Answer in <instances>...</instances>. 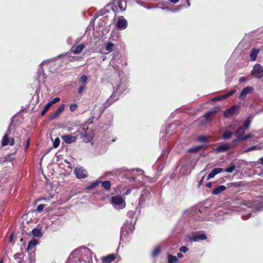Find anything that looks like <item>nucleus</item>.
<instances>
[{
	"instance_id": "obj_1",
	"label": "nucleus",
	"mask_w": 263,
	"mask_h": 263,
	"mask_svg": "<svg viewBox=\"0 0 263 263\" xmlns=\"http://www.w3.org/2000/svg\"><path fill=\"white\" fill-rule=\"evenodd\" d=\"M240 110V106L239 105H234L227 109L223 112V116L225 118H230L237 115Z\"/></svg>"
},
{
	"instance_id": "obj_2",
	"label": "nucleus",
	"mask_w": 263,
	"mask_h": 263,
	"mask_svg": "<svg viewBox=\"0 0 263 263\" xmlns=\"http://www.w3.org/2000/svg\"><path fill=\"white\" fill-rule=\"evenodd\" d=\"M220 110V107L215 106L209 111H208L204 116L203 119L201 121V124L203 125L207 123L209 121H211L212 118L215 116L216 114Z\"/></svg>"
},
{
	"instance_id": "obj_3",
	"label": "nucleus",
	"mask_w": 263,
	"mask_h": 263,
	"mask_svg": "<svg viewBox=\"0 0 263 263\" xmlns=\"http://www.w3.org/2000/svg\"><path fill=\"white\" fill-rule=\"evenodd\" d=\"M252 75L256 78L260 79L263 76V68L259 64H256L252 70Z\"/></svg>"
},
{
	"instance_id": "obj_4",
	"label": "nucleus",
	"mask_w": 263,
	"mask_h": 263,
	"mask_svg": "<svg viewBox=\"0 0 263 263\" xmlns=\"http://www.w3.org/2000/svg\"><path fill=\"white\" fill-rule=\"evenodd\" d=\"M22 255V253H17L14 255L13 257L18 263H32V262L35 260L32 254H30L28 256L27 258V260H22L21 257Z\"/></svg>"
},
{
	"instance_id": "obj_5",
	"label": "nucleus",
	"mask_w": 263,
	"mask_h": 263,
	"mask_svg": "<svg viewBox=\"0 0 263 263\" xmlns=\"http://www.w3.org/2000/svg\"><path fill=\"white\" fill-rule=\"evenodd\" d=\"M74 174L76 177L79 179H84L87 177V175L85 170L82 167H77L74 170Z\"/></svg>"
},
{
	"instance_id": "obj_6",
	"label": "nucleus",
	"mask_w": 263,
	"mask_h": 263,
	"mask_svg": "<svg viewBox=\"0 0 263 263\" xmlns=\"http://www.w3.org/2000/svg\"><path fill=\"white\" fill-rule=\"evenodd\" d=\"M127 26V22L123 16L119 17L117 23V27L121 30L125 29Z\"/></svg>"
},
{
	"instance_id": "obj_7",
	"label": "nucleus",
	"mask_w": 263,
	"mask_h": 263,
	"mask_svg": "<svg viewBox=\"0 0 263 263\" xmlns=\"http://www.w3.org/2000/svg\"><path fill=\"white\" fill-rule=\"evenodd\" d=\"M111 202L116 205H118L122 208L124 206L123 205V199L121 196H112L111 197Z\"/></svg>"
},
{
	"instance_id": "obj_8",
	"label": "nucleus",
	"mask_w": 263,
	"mask_h": 263,
	"mask_svg": "<svg viewBox=\"0 0 263 263\" xmlns=\"http://www.w3.org/2000/svg\"><path fill=\"white\" fill-rule=\"evenodd\" d=\"M246 129L240 126L238 129L234 133V135L236 137V139H235L233 142H239L240 140H238L244 136Z\"/></svg>"
},
{
	"instance_id": "obj_9",
	"label": "nucleus",
	"mask_w": 263,
	"mask_h": 263,
	"mask_svg": "<svg viewBox=\"0 0 263 263\" xmlns=\"http://www.w3.org/2000/svg\"><path fill=\"white\" fill-rule=\"evenodd\" d=\"M65 105L61 104L58 108L55 110L54 113H53L50 117V120H52L57 118L64 110Z\"/></svg>"
},
{
	"instance_id": "obj_10",
	"label": "nucleus",
	"mask_w": 263,
	"mask_h": 263,
	"mask_svg": "<svg viewBox=\"0 0 263 263\" xmlns=\"http://www.w3.org/2000/svg\"><path fill=\"white\" fill-rule=\"evenodd\" d=\"M117 256L115 254H109L105 256H103L101 258L103 263H110L115 260Z\"/></svg>"
},
{
	"instance_id": "obj_11",
	"label": "nucleus",
	"mask_w": 263,
	"mask_h": 263,
	"mask_svg": "<svg viewBox=\"0 0 263 263\" xmlns=\"http://www.w3.org/2000/svg\"><path fill=\"white\" fill-rule=\"evenodd\" d=\"M61 138L66 143L68 144H70L77 140L76 137L72 136L70 135H62Z\"/></svg>"
},
{
	"instance_id": "obj_12",
	"label": "nucleus",
	"mask_w": 263,
	"mask_h": 263,
	"mask_svg": "<svg viewBox=\"0 0 263 263\" xmlns=\"http://www.w3.org/2000/svg\"><path fill=\"white\" fill-rule=\"evenodd\" d=\"M224 172V169L221 167L215 168L208 175L207 180L214 178L216 175Z\"/></svg>"
},
{
	"instance_id": "obj_13",
	"label": "nucleus",
	"mask_w": 263,
	"mask_h": 263,
	"mask_svg": "<svg viewBox=\"0 0 263 263\" xmlns=\"http://www.w3.org/2000/svg\"><path fill=\"white\" fill-rule=\"evenodd\" d=\"M230 148L229 143H224L219 145L216 149L217 153L226 152Z\"/></svg>"
},
{
	"instance_id": "obj_14",
	"label": "nucleus",
	"mask_w": 263,
	"mask_h": 263,
	"mask_svg": "<svg viewBox=\"0 0 263 263\" xmlns=\"http://www.w3.org/2000/svg\"><path fill=\"white\" fill-rule=\"evenodd\" d=\"M85 47L84 44H81L76 47L73 46L71 50L74 54H79L84 49Z\"/></svg>"
},
{
	"instance_id": "obj_15",
	"label": "nucleus",
	"mask_w": 263,
	"mask_h": 263,
	"mask_svg": "<svg viewBox=\"0 0 263 263\" xmlns=\"http://www.w3.org/2000/svg\"><path fill=\"white\" fill-rule=\"evenodd\" d=\"M226 190V187L223 185L217 186L212 192L213 195H218Z\"/></svg>"
},
{
	"instance_id": "obj_16",
	"label": "nucleus",
	"mask_w": 263,
	"mask_h": 263,
	"mask_svg": "<svg viewBox=\"0 0 263 263\" xmlns=\"http://www.w3.org/2000/svg\"><path fill=\"white\" fill-rule=\"evenodd\" d=\"M206 238L207 237L205 234H200L194 235L192 238V240L194 241H197L199 240H205Z\"/></svg>"
},
{
	"instance_id": "obj_17",
	"label": "nucleus",
	"mask_w": 263,
	"mask_h": 263,
	"mask_svg": "<svg viewBox=\"0 0 263 263\" xmlns=\"http://www.w3.org/2000/svg\"><path fill=\"white\" fill-rule=\"evenodd\" d=\"M38 243L37 240L33 238L31 240H30L28 245L27 250V251H29L32 249H33Z\"/></svg>"
},
{
	"instance_id": "obj_18",
	"label": "nucleus",
	"mask_w": 263,
	"mask_h": 263,
	"mask_svg": "<svg viewBox=\"0 0 263 263\" xmlns=\"http://www.w3.org/2000/svg\"><path fill=\"white\" fill-rule=\"evenodd\" d=\"M258 52L259 50L258 49L253 48L251 50L250 57L252 61L256 60Z\"/></svg>"
},
{
	"instance_id": "obj_19",
	"label": "nucleus",
	"mask_w": 263,
	"mask_h": 263,
	"mask_svg": "<svg viewBox=\"0 0 263 263\" xmlns=\"http://www.w3.org/2000/svg\"><path fill=\"white\" fill-rule=\"evenodd\" d=\"M116 2L121 11L125 10L126 4L125 2L122 0H117Z\"/></svg>"
},
{
	"instance_id": "obj_20",
	"label": "nucleus",
	"mask_w": 263,
	"mask_h": 263,
	"mask_svg": "<svg viewBox=\"0 0 263 263\" xmlns=\"http://www.w3.org/2000/svg\"><path fill=\"white\" fill-rule=\"evenodd\" d=\"M9 138L8 134H5L4 136L3 137L2 140V145L3 146H7L9 144Z\"/></svg>"
},
{
	"instance_id": "obj_21",
	"label": "nucleus",
	"mask_w": 263,
	"mask_h": 263,
	"mask_svg": "<svg viewBox=\"0 0 263 263\" xmlns=\"http://www.w3.org/2000/svg\"><path fill=\"white\" fill-rule=\"evenodd\" d=\"M203 147V145H198L195 147H191L188 150L189 153H196L199 151L201 150Z\"/></svg>"
},
{
	"instance_id": "obj_22",
	"label": "nucleus",
	"mask_w": 263,
	"mask_h": 263,
	"mask_svg": "<svg viewBox=\"0 0 263 263\" xmlns=\"http://www.w3.org/2000/svg\"><path fill=\"white\" fill-rule=\"evenodd\" d=\"M167 259L168 263H177L179 260L177 257L171 254L167 256Z\"/></svg>"
},
{
	"instance_id": "obj_23",
	"label": "nucleus",
	"mask_w": 263,
	"mask_h": 263,
	"mask_svg": "<svg viewBox=\"0 0 263 263\" xmlns=\"http://www.w3.org/2000/svg\"><path fill=\"white\" fill-rule=\"evenodd\" d=\"M197 140L198 142H203V143H208L209 142L208 137L206 136H204V135L199 136L197 138Z\"/></svg>"
},
{
	"instance_id": "obj_24",
	"label": "nucleus",
	"mask_w": 263,
	"mask_h": 263,
	"mask_svg": "<svg viewBox=\"0 0 263 263\" xmlns=\"http://www.w3.org/2000/svg\"><path fill=\"white\" fill-rule=\"evenodd\" d=\"M102 184V186L103 188H104L106 190H110L111 187V183L109 181L106 180L104 181H101V183Z\"/></svg>"
},
{
	"instance_id": "obj_25",
	"label": "nucleus",
	"mask_w": 263,
	"mask_h": 263,
	"mask_svg": "<svg viewBox=\"0 0 263 263\" xmlns=\"http://www.w3.org/2000/svg\"><path fill=\"white\" fill-rule=\"evenodd\" d=\"M250 117H249L244 122L243 124L241 127H242L244 129L246 130H247L250 127V125L251 123V120H250Z\"/></svg>"
},
{
	"instance_id": "obj_26",
	"label": "nucleus",
	"mask_w": 263,
	"mask_h": 263,
	"mask_svg": "<svg viewBox=\"0 0 263 263\" xmlns=\"http://www.w3.org/2000/svg\"><path fill=\"white\" fill-rule=\"evenodd\" d=\"M115 45L111 42H109L105 45V49L108 52H111L113 50Z\"/></svg>"
},
{
	"instance_id": "obj_27",
	"label": "nucleus",
	"mask_w": 263,
	"mask_h": 263,
	"mask_svg": "<svg viewBox=\"0 0 263 263\" xmlns=\"http://www.w3.org/2000/svg\"><path fill=\"white\" fill-rule=\"evenodd\" d=\"M228 185L229 186H230V187H238L242 186L243 185V182H242V181H239V182H231L230 183H228Z\"/></svg>"
},
{
	"instance_id": "obj_28",
	"label": "nucleus",
	"mask_w": 263,
	"mask_h": 263,
	"mask_svg": "<svg viewBox=\"0 0 263 263\" xmlns=\"http://www.w3.org/2000/svg\"><path fill=\"white\" fill-rule=\"evenodd\" d=\"M101 183V181H96L94 182H92L90 185H88L86 187V189L90 190L92 189H94L96 186H97L99 184Z\"/></svg>"
},
{
	"instance_id": "obj_29",
	"label": "nucleus",
	"mask_w": 263,
	"mask_h": 263,
	"mask_svg": "<svg viewBox=\"0 0 263 263\" xmlns=\"http://www.w3.org/2000/svg\"><path fill=\"white\" fill-rule=\"evenodd\" d=\"M233 134L234 133L230 131L224 132L222 134V138L223 139H229L232 136Z\"/></svg>"
},
{
	"instance_id": "obj_30",
	"label": "nucleus",
	"mask_w": 263,
	"mask_h": 263,
	"mask_svg": "<svg viewBox=\"0 0 263 263\" xmlns=\"http://www.w3.org/2000/svg\"><path fill=\"white\" fill-rule=\"evenodd\" d=\"M88 78L86 75H82L79 79V82L83 84V85L86 86L87 83Z\"/></svg>"
},
{
	"instance_id": "obj_31",
	"label": "nucleus",
	"mask_w": 263,
	"mask_h": 263,
	"mask_svg": "<svg viewBox=\"0 0 263 263\" xmlns=\"http://www.w3.org/2000/svg\"><path fill=\"white\" fill-rule=\"evenodd\" d=\"M32 233L33 235L35 237L42 236V234L40 230L37 228L33 229L32 231Z\"/></svg>"
},
{
	"instance_id": "obj_32",
	"label": "nucleus",
	"mask_w": 263,
	"mask_h": 263,
	"mask_svg": "<svg viewBox=\"0 0 263 263\" xmlns=\"http://www.w3.org/2000/svg\"><path fill=\"white\" fill-rule=\"evenodd\" d=\"M236 169V166L234 164H232L230 167L224 169V172L228 173H232Z\"/></svg>"
},
{
	"instance_id": "obj_33",
	"label": "nucleus",
	"mask_w": 263,
	"mask_h": 263,
	"mask_svg": "<svg viewBox=\"0 0 263 263\" xmlns=\"http://www.w3.org/2000/svg\"><path fill=\"white\" fill-rule=\"evenodd\" d=\"M161 253V249L160 247H156L154 249L152 252V256L156 257Z\"/></svg>"
},
{
	"instance_id": "obj_34",
	"label": "nucleus",
	"mask_w": 263,
	"mask_h": 263,
	"mask_svg": "<svg viewBox=\"0 0 263 263\" xmlns=\"http://www.w3.org/2000/svg\"><path fill=\"white\" fill-rule=\"evenodd\" d=\"M253 90V88L252 87H251V86L246 87L242 90L243 91H245V92L246 95L252 93Z\"/></svg>"
},
{
	"instance_id": "obj_35",
	"label": "nucleus",
	"mask_w": 263,
	"mask_h": 263,
	"mask_svg": "<svg viewBox=\"0 0 263 263\" xmlns=\"http://www.w3.org/2000/svg\"><path fill=\"white\" fill-rule=\"evenodd\" d=\"M51 106L50 105V104L48 103L44 107V109L41 111V115L44 116L46 112L47 111V110L49 109V108Z\"/></svg>"
},
{
	"instance_id": "obj_36",
	"label": "nucleus",
	"mask_w": 263,
	"mask_h": 263,
	"mask_svg": "<svg viewBox=\"0 0 263 263\" xmlns=\"http://www.w3.org/2000/svg\"><path fill=\"white\" fill-rule=\"evenodd\" d=\"M253 137V135L251 134H247L246 135H244L242 137L240 138L239 140H240V141H246L250 138H251Z\"/></svg>"
},
{
	"instance_id": "obj_37",
	"label": "nucleus",
	"mask_w": 263,
	"mask_h": 263,
	"mask_svg": "<svg viewBox=\"0 0 263 263\" xmlns=\"http://www.w3.org/2000/svg\"><path fill=\"white\" fill-rule=\"evenodd\" d=\"M60 143V139L59 138H56L53 142V147L57 148L59 146Z\"/></svg>"
},
{
	"instance_id": "obj_38",
	"label": "nucleus",
	"mask_w": 263,
	"mask_h": 263,
	"mask_svg": "<svg viewBox=\"0 0 263 263\" xmlns=\"http://www.w3.org/2000/svg\"><path fill=\"white\" fill-rule=\"evenodd\" d=\"M236 92L235 90H232L228 93L224 95V98L227 99L229 98L230 96H232Z\"/></svg>"
},
{
	"instance_id": "obj_39",
	"label": "nucleus",
	"mask_w": 263,
	"mask_h": 263,
	"mask_svg": "<svg viewBox=\"0 0 263 263\" xmlns=\"http://www.w3.org/2000/svg\"><path fill=\"white\" fill-rule=\"evenodd\" d=\"M112 96H113V95H112L111 96L110 99H108L106 101L105 103V105L107 107H108V106L110 105L114 102V101H112L111 100V98L112 97Z\"/></svg>"
},
{
	"instance_id": "obj_40",
	"label": "nucleus",
	"mask_w": 263,
	"mask_h": 263,
	"mask_svg": "<svg viewBox=\"0 0 263 263\" xmlns=\"http://www.w3.org/2000/svg\"><path fill=\"white\" fill-rule=\"evenodd\" d=\"M60 101V99L58 97H56L54 98L52 101L49 102L48 103L50 104V105H52L53 104L59 102Z\"/></svg>"
},
{
	"instance_id": "obj_41",
	"label": "nucleus",
	"mask_w": 263,
	"mask_h": 263,
	"mask_svg": "<svg viewBox=\"0 0 263 263\" xmlns=\"http://www.w3.org/2000/svg\"><path fill=\"white\" fill-rule=\"evenodd\" d=\"M78 106L76 103L71 104L70 106V110L71 111H74L77 109Z\"/></svg>"
},
{
	"instance_id": "obj_42",
	"label": "nucleus",
	"mask_w": 263,
	"mask_h": 263,
	"mask_svg": "<svg viewBox=\"0 0 263 263\" xmlns=\"http://www.w3.org/2000/svg\"><path fill=\"white\" fill-rule=\"evenodd\" d=\"M179 251L180 252H183V253H185L186 252H187L189 251V248L185 246H181L179 248Z\"/></svg>"
},
{
	"instance_id": "obj_43",
	"label": "nucleus",
	"mask_w": 263,
	"mask_h": 263,
	"mask_svg": "<svg viewBox=\"0 0 263 263\" xmlns=\"http://www.w3.org/2000/svg\"><path fill=\"white\" fill-rule=\"evenodd\" d=\"M99 13L100 15H103L106 13H108V10L105 8H103L100 10Z\"/></svg>"
},
{
	"instance_id": "obj_44",
	"label": "nucleus",
	"mask_w": 263,
	"mask_h": 263,
	"mask_svg": "<svg viewBox=\"0 0 263 263\" xmlns=\"http://www.w3.org/2000/svg\"><path fill=\"white\" fill-rule=\"evenodd\" d=\"M45 204H40L37 206L36 211L38 212H41L43 211L44 208H45Z\"/></svg>"
},
{
	"instance_id": "obj_45",
	"label": "nucleus",
	"mask_w": 263,
	"mask_h": 263,
	"mask_svg": "<svg viewBox=\"0 0 263 263\" xmlns=\"http://www.w3.org/2000/svg\"><path fill=\"white\" fill-rule=\"evenodd\" d=\"M86 86L85 85H81L79 87L78 92L79 94H82Z\"/></svg>"
},
{
	"instance_id": "obj_46",
	"label": "nucleus",
	"mask_w": 263,
	"mask_h": 263,
	"mask_svg": "<svg viewBox=\"0 0 263 263\" xmlns=\"http://www.w3.org/2000/svg\"><path fill=\"white\" fill-rule=\"evenodd\" d=\"M247 95H246L245 92V91H243L242 90L241 92L240 93V94L239 95V99H240V100H242L243 99H245Z\"/></svg>"
},
{
	"instance_id": "obj_47",
	"label": "nucleus",
	"mask_w": 263,
	"mask_h": 263,
	"mask_svg": "<svg viewBox=\"0 0 263 263\" xmlns=\"http://www.w3.org/2000/svg\"><path fill=\"white\" fill-rule=\"evenodd\" d=\"M30 138H28L26 140V145L25 146V151H26L28 150V147L29 146V144H30Z\"/></svg>"
},
{
	"instance_id": "obj_48",
	"label": "nucleus",
	"mask_w": 263,
	"mask_h": 263,
	"mask_svg": "<svg viewBox=\"0 0 263 263\" xmlns=\"http://www.w3.org/2000/svg\"><path fill=\"white\" fill-rule=\"evenodd\" d=\"M224 99H226V98H224V95L218 96L214 99V100L216 101H220Z\"/></svg>"
},
{
	"instance_id": "obj_49",
	"label": "nucleus",
	"mask_w": 263,
	"mask_h": 263,
	"mask_svg": "<svg viewBox=\"0 0 263 263\" xmlns=\"http://www.w3.org/2000/svg\"><path fill=\"white\" fill-rule=\"evenodd\" d=\"M9 144L11 146H12L14 144V140L13 138H12L10 139H9Z\"/></svg>"
},
{
	"instance_id": "obj_50",
	"label": "nucleus",
	"mask_w": 263,
	"mask_h": 263,
	"mask_svg": "<svg viewBox=\"0 0 263 263\" xmlns=\"http://www.w3.org/2000/svg\"><path fill=\"white\" fill-rule=\"evenodd\" d=\"M246 81V78L245 77H241L239 78V82L240 83H242L243 82H245Z\"/></svg>"
},
{
	"instance_id": "obj_51",
	"label": "nucleus",
	"mask_w": 263,
	"mask_h": 263,
	"mask_svg": "<svg viewBox=\"0 0 263 263\" xmlns=\"http://www.w3.org/2000/svg\"><path fill=\"white\" fill-rule=\"evenodd\" d=\"M257 146H251V147H250L248 148V151H253V150L257 149Z\"/></svg>"
},
{
	"instance_id": "obj_52",
	"label": "nucleus",
	"mask_w": 263,
	"mask_h": 263,
	"mask_svg": "<svg viewBox=\"0 0 263 263\" xmlns=\"http://www.w3.org/2000/svg\"><path fill=\"white\" fill-rule=\"evenodd\" d=\"M204 177H205V176H203L202 178L201 179V180L199 181V182H198L199 186H200V185H201L202 184L203 182L204 181Z\"/></svg>"
},
{
	"instance_id": "obj_53",
	"label": "nucleus",
	"mask_w": 263,
	"mask_h": 263,
	"mask_svg": "<svg viewBox=\"0 0 263 263\" xmlns=\"http://www.w3.org/2000/svg\"><path fill=\"white\" fill-rule=\"evenodd\" d=\"M131 191H132V189H127L126 191V192L124 193V195H128L130 193Z\"/></svg>"
},
{
	"instance_id": "obj_54",
	"label": "nucleus",
	"mask_w": 263,
	"mask_h": 263,
	"mask_svg": "<svg viewBox=\"0 0 263 263\" xmlns=\"http://www.w3.org/2000/svg\"><path fill=\"white\" fill-rule=\"evenodd\" d=\"M183 257V255L181 253H177V257L178 258H182Z\"/></svg>"
},
{
	"instance_id": "obj_55",
	"label": "nucleus",
	"mask_w": 263,
	"mask_h": 263,
	"mask_svg": "<svg viewBox=\"0 0 263 263\" xmlns=\"http://www.w3.org/2000/svg\"><path fill=\"white\" fill-rule=\"evenodd\" d=\"M212 182H208V183L206 184V187H208V188H210V187H212Z\"/></svg>"
},
{
	"instance_id": "obj_56",
	"label": "nucleus",
	"mask_w": 263,
	"mask_h": 263,
	"mask_svg": "<svg viewBox=\"0 0 263 263\" xmlns=\"http://www.w3.org/2000/svg\"><path fill=\"white\" fill-rule=\"evenodd\" d=\"M168 1L173 4H176L179 2V0H168Z\"/></svg>"
},
{
	"instance_id": "obj_57",
	"label": "nucleus",
	"mask_w": 263,
	"mask_h": 263,
	"mask_svg": "<svg viewBox=\"0 0 263 263\" xmlns=\"http://www.w3.org/2000/svg\"><path fill=\"white\" fill-rule=\"evenodd\" d=\"M258 162L259 163L263 165V157L259 159Z\"/></svg>"
},
{
	"instance_id": "obj_58",
	"label": "nucleus",
	"mask_w": 263,
	"mask_h": 263,
	"mask_svg": "<svg viewBox=\"0 0 263 263\" xmlns=\"http://www.w3.org/2000/svg\"><path fill=\"white\" fill-rule=\"evenodd\" d=\"M13 239V234L12 233L10 235L9 241L11 242L12 240Z\"/></svg>"
},
{
	"instance_id": "obj_59",
	"label": "nucleus",
	"mask_w": 263,
	"mask_h": 263,
	"mask_svg": "<svg viewBox=\"0 0 263 263\" xmlns=\"http://www.w3.org/2000/svg\"><path fill=\"white\" fill-rule=\"evenodd\" d=\"M79 59V58L77 57H73L72 60H70V61H73V60H78Z\"/></svg>"
},
{
	"instance_id": "obj_60",
	"label": "nucleus",
	"mask_w": 263,
	"mask_h": 263,
	"mask_svg": "<svg viewBox=\"0 0 263 263\" xmlns=\"http://www.w3.org/2000/svg\"><path fill=\"white\" fill-rule=\"evenodd\" d=\"M122 84H123L122 83L120 82L119 85V86L117 88V89H119L120 87L122 85Z\"/></svg>"
},
{
	"instance_id": "obj_61",
	"label": "nucleus",
	"mask_w": 263,
	"mask_h": 263,
	"mask_svg": "<svg viewBox=\"0 0 263 263\" xmlns=\"http://www.w3.org/2000/svg\"><path fill=\"white\" fill-rule=\"evenodd\" d=\"M112 10H113L114 12H116V11H117V10H118V9H117V7H116V8H112Z\"/></svg>"
},
{
	"instance_id": "obj_62",
	"label": "nucleus",
	"mask_w": 263,
	"mask_h": 263,
	"mask_svg": "<svg viewBox=\"0 0 263 263\" xmlns=\"http://www.w3.org/2000/svg\"><path fill=\"white\" fill-rule=\"evenodd\" d=\"M187 4H188V5H189V6H190L189 1V0H187Z\"/></svg>"
},
{
	"instance_id": "obj_63",
	"label": "nucleus",
	"mask_w": 263,
	"mask_h": 263,
	"mask_svg": "<svg viewBox=\"0 0 263 263\" xmlns=\"http://www.w3.org/2000/svg\"><path fill=\"white\" fill-rule=\"evenodd\" d=\"M0 263H3V260L0 261Z\"/></svg>"
}]
</instances>
